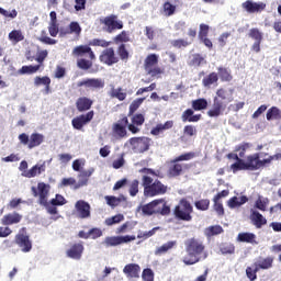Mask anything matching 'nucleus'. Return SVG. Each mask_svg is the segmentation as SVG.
Returning a JSON list of instances; mask_svg holds the SVG:
<instances>
[{"mask_svg":"<svg viewBox=\"0 0 281 281\" xmlns=\"http://www.w3.org/2000/svg\"><path fill=\"white\" fill-rule=\"evenodd\" d=\"M109 95L110 98H115L120 102H124V100H126L128 94L126 93V91H124V89H122V87H119V88L112 87V89L109 92Z\"/></svg>","mask_w":281,"mask_h":281,"instance_id":"35","label":"nucleus"},{"mask_svg":"<svg viewBox=\"0 0 281 281\" xmlns=\"http://www.w3.org/2000/svg\"><path fill=\"white\" fill-rule=\"evenodd\" d=\"M225 229H223V226L221 225H213L205 228L204 234L206 238H212V236H218L220 234H223Z\"/></svg>","mask_w":281,"mask_h":281,"instance_id":"40","label":"nucleus"},{"mask_svg":"<svg viewBox=\"0 0 281 281\" xmlns=\"http://www.w3.org/2000/svg\"><path fill=\"white\" fill-rule=\"evenodd\" d=\"M91 175H93V169L80 171L78 175L79 181L74 187V190H80V188H85V186L89 183V178L91 177Z\"/></svg>","mask_w":281,"mask_h":281,"instance_id":"28","label":"nucleus"},{"mask_svg":"<svg viewBox=\"0 0 281 281\" xmlns=\"http://www.w3.org/2000/svg\"><path fill=\"white\" fill-rule=\"evenodd\" d=\"M248 36L255 42H262V32L259 29H250Z\"/></svg>","mask_w":281,"mask_h":281,"instance_id":"58","label":"nucleus"},{"mask_svg":"<svg viewBox=\"0 0 281 281\" xmlns=\"http://www.w3.org/2000/svg\"><path fill=\"white\" fill-rule=\"evenodd\" d=\"M132 153L134 155H144L147 150H150V145L153 144V139L146 136L132 137L127 140V143Z\"/></svg>","mask_w":281,"mask_h":281,"instance_id":"8","label":"nucleus"},{"mask_svg":"<svg viewBox=\"0 0 281 281\" xmlns=\"http://www.w3.org/2000/svg\"><path fill=\"white\" fill-rule=\"evenodd\" d=\"M173 247H177V240L167 241L162 246L156 248L155 256H164V254H168Z\"/></svg>","mask_w":281,"mask_h":281,"instance_id":"37","label":"nucleus"},{"mask_svg":"<svg viewBox=\"0 0 281 281\" xmlns=\"http://www.w3.org/2000/svg\"><path fill=\"white\" fill-rule=\"evenodd\" d=\"M116 54L119 56V60H123V63H127L128 58H131V53H128L126 44H120L116 48Z\"/></svg>","mask_w":281,"mask_h":281,"instance_id":"39","label":"nucleus"},{"mask_svg":"<svg viewBox=\"0 0 281 281\" xmlns=\"http://www.w3.org/2000/svg\"><path fill=\"white\" fill-rule=\"evenodd\" d=\"M104 86L105 82L102 78H87L77 82L78 88L85 87V89H92L95 91L104 89Z\"/></svg>","mask_w":281,"mask_h":281,"instance_id":"15","label":"nucleus"},{"mask_svg":"<svg viewBox=\"0 0 281 281\" xmlns=\"http://www.w3.org/2000/svg\"><path fill=\"white\" fill-rule=\"evenodd\" d=\"M218 85V74L217 72H210L209 75L204 76L202 79V86L205 87V89H210L212 86Z\"/></svg>","mask_w":281,"mask_h":281,"instance_id":"30","label":"nucleus"},{"mask_svg":"<svg viewBox=\"0 0 281 281\" xmlns=\"http://www.w3.org/2000/svg\"><path fill=\"white\" fill-rule=\"evenodd\" d=\"M144 100H146V98H138L130 104L127 117H131V115H135L137 109H139L142 104H144Z\"/></svg>","mask_w":281,"mask_h":281,"instance_id":"43","label":"nucleus"},{"mask_svg":"<svg viewBox=\"0 0 281 281\" xmlns=\"http://www.w3.org/2000/svg\"><path fill=\"white\" fill-rule=\"evenodd\" d=\"M126 128H128V116L126 115H123L122 119H120L116 123L112 125V131L114 135H116L121 139L128 135Z\"/></svg>","mask_w":281,"mask_h":281,"instance_id":"17","label":"nucleus"},{"mask_svg":"<svg viewBox=\"0 0 281 281\" xmlns=\"http://www.w3.org/2000/svg\"><path fill=\"white\" fill-rule=\"evenodd\" d=\"M246 170H260V153L248 155L245 160Z\"/></svg>","mask_w":281,"mask_h":281,"instance_id":"24","label":"nucleus"},{"mask_svg":"<svg viewBox=\"0 0 281 281\" xmlns=\"http://www.w3.org/2000/svg\"><path fill=\"white\" fill-rule=\"evenodd\" d=\"M182 122H200L202 115L201 114H194V110L187 109L182 113Z\"/></svg>","mask_w":281,"mask_h":281,"instance_id":"36","label":"nucleus"},{"mask_svg":"<svg viewBox=\"0 0 281 281\" xmlns=\"http://www.w3.org/2000/svg\"><path fill=\"white\" fill-rule=\"evenodd\" d=\"M14 243L23 254H30L32 251V240H30V235L25 232V227L15 235Z\"/></svg>","mask_w":281,"mask_h":281,"instance_id":"11","label":"nucleus"},{"mask_svg":"<svg viewBox=\"0 0 281 281\" xmlns=\"http://www.w3.org/2000/svg\"><path fill=\"white\" fill-rule=\"evenodd\" d=\"M142 278L143 281H155V272H153V269L146 268L143 270Z\"/></svg>","mask_w":281,"mask_h":281,"instance_id":"63","label":"nucleus"},{"mask_svg":"<svg viewBox=\"0 0 281 281\" xmlns=\"http://www.w3.org/2000/svg\"><path fill=\"white\" fill-rule=\"evenodd\" d=\"M100 23L103 25V31L108 34H113V32L117 30H124V22H122L115 14H110L100 19Z\"/></svg>","mask_w":281,"mask_h":281,"instance_id":"10","label":"nucleus"},{"mask_svg":"<svg viewBox=\"0 0 281 281\" xmlns=\"http://www.w3.org/2000/svg\"><path fill=\"white\" fill-rule=\"evenodd\" d=\"M104 199L110 207H117L122 203V199L115 198V195H105Z\"/></svg>","mask_w":281,"mask_h":281,"instance_id":"59","label":"nucleus"},{"mask_svg":"<svg viewBox=\"0 0 281 281\" xmlns=\"http://www.w3.org/2000/svg\"><path fill=\"white\" fill-rule=\"evenodd\" d=\"M38 69H41V65L22 66V69L19 70V74H21L22 76L25 74L32 75V74H36V71H38Z\"/></svg>","mask_w":281,"mask_h":281,"instance_id":"56","label":"nucleus"},{"mask_svg":"<svg viewBox=\"0 0 281 281\" xmlns=\"http://www.w3.org/2000/svg\"><path fill=\"white\" fill-rule=\"evenodd\" d=\"M139 172L140 175H143L142 187L144 189V196H164V194L168 192V186L164 184L159 180L164 179V175H161V171L150 168H142L139 169ZM153 177H157L158 179L154 180Z\"/></svg>","mask_w":281,"mask_h":281,"instance_id":"2","label":"nucleus"},{"mask_svg":"<svg viewBox=\"0 0 281 281\" xmlns=\"http://www.w3.org/2000/svg\"><path fill=\"white\" fill-rule=\"evenodd\" d=\"M184 245L188 257H183L182 262L187 266L201 262V258L199 256L205 251V245H203V241L193 237L188 239Z\"/></svg>","mask_w":281,"mask_h":281,"instance_id":"5","label":"nucleus"},{"mask_svg":"<svg viewBox=\"0 0 281 281\" xmlns=\"http://www.w3.org/2000/svg\"><path fill=\"white\" fill-rule=\"evenodd\" d=\"M220 251H221V254H223L224 256L232 255V254H235V251H236V246H234V244H232V243H223V244L220 246Z\"/></svg>","mask_w":281,"mask_h":281,"instance_id":"47","label":"nucleus"},{"mask_svg":"<svg viewBox=\"0 0 281 281\" xmlns=\"http://www.w3.org/2000/svg\"><path fill=\"white\" fill-rule=\"evenodd\" d=\"M135 239H136L135 235L111 236V237H105L103 245H105V247H117V245H124Z\"/></svg>","mask_w":281,"mask_h":281,"instance_id":"16","label":"nucleus"},{"mask_svg":"<svg viewBox=\"0 0 281 281\" xmlns=\"http://www.w3.org/2000/svg\"><path fill=\"white\" fill-rule=\"evenodd\" d=\"M65 203H67V200H65V196L60 194H56V196L50 200V205L60 206L65 205Z\"/></svg>","mask_w":281,"mask_h":281,"instance_id":"64","label":"nucleus"},{"mask_svg":"<svg viewBox=\"0 0 281 281\" xmlns=\"http://www.w3.org/2000/svg\"><path fill=\"white\" fill-rule=\"evenodd\" d=\"M154 214H160V216H168L170 214V205H168L166 199L154 200Z\"/></svg>","mask_w":281,"mask_h":281,"instance_id":"21","label":"nucleus"},{"mask_svg":"<svg viewBox=\"0 0 281 281\" xmlns=\"http://www.w3.org/2000/svg\"><path fill=\"white\" fill-rule=\"evenodd\" d=\"M161 12L164 16H172L177 12V5L172 4L170 1H166L162 4Z\"/></svg>","mask_w":281,"mask_h":281,"instance_id":"41","label":"nucleus"},{"mask_svg":"<svg viewBox=\"0 0 281 281\" xmlns=\"http://www.w3.org/2000/svg\"><path fill=\"white\" fill-rule=\"evenodd\" d=\"M34 85H35V87L44 86L45 87V93H49V91H50L49 85H52V79L47 76L35 77L34 78Z\"/></svg>","mask_w":281,"mask_h":281,"instance_id":"38","label":"nucleus"},{"mask_svg":"<svg viewBox=\"0 0 281 281\" xmlns=\"http://www.w3.org/2000/svg\"><path fill=\"white\" fill-rule=\"evenodd\" d=\"M130 117H131V123H128L127 130L133 135H137V133L142 131L139 126H144V122H146V117L142 113L133 114Z\"/></svg>","mask_w":281,"mask_h":281,"instance_id":"18","label":"nucleus"},{"mask_svg":"<svg viewBox=\"0 0 281 281\" xmlns=\"http://www.w3.org/2000/svg\"><path fill=\"white\" fill-rule=\"evenodd\" d=\"M172 47H176L177 49H181V47H189V45H192V41L189 42L188 40L179 38L173 40L171 42Z\"/></svg>","mask_w":281,"mask_h":281,"instance_id":"57","label":"nucleus"},{"mask_svg":"<svg viewBox=\"0 0 281 281\" xmlns=\"http://www.w3.org/2000/svg\"><path fill=\"white\" fill-rule=\"evenodd\" d=\"M196 157V153L189 151L177 156L169 161L168 176L171 178L181 177L184 170H190V164H183L182 161H192Z\"/></svg>","mask_w":281,"mask_h":281,"instance_id":"4","label":"nucleus"},{"mask_svg":"<svg viewBox=\"0 0 281 281\" xmlns=\"http://www.w3.org/2000/svg\"><path fill=\"white\" fill-rule=\"evenodd\" d=\"M45 170H47V165L45 161H43V164H36L27 171H24L22 176L26 177V179H34V177H38V175H43Z\"/></svg>","mask_w":281,"mask_h":281,"instance_id":"25","label":"nucleus"},{"mask_svg":"<svg viewBox=\"0 0 281 281\" xmlns=\"http://www.w3.org/2000/svg\"><path fill=\"white\" fill-rule=\"evenodd\" d=\"M175 126V121H167L165 124L158 123L151 128L150 134L154 136L161 135L165 131H170Z\"/></svg>","mask_w":281,"mask_h":281,"instance_id":"29","label":"nucleus"},{"mask_svg":"<svg viewBox=\"0 0 281 281\" xmlns=\"http://www.w3.org/2000/svg\"><path fill=\"white\" fill-rule=\"evenodd\" d=\"M82 32V27H80V24L78 22H71L69 24V30L66 31L64 34H76L77 36H80Z\"/></svg>","mask_w":281,"mask_h":281,"instance_id":"54","label":"nucleus"},{"mask_svg":"<svg viewBox=\"0 0 281 281\" xmlns=\"http://www.w3.org/2000/svg\"><path fill=\"white\" fill-rule=\"evenodd\" d=\"M234 102V89H229L228 92L225 88L216 90V95L213 99L212 109L207 111L209 117H218L223 115V111L227 109V103Z\"/></svg>","mask_w":281,"mask_h":281,"instance_id":"3","label":"nucleus"},{"mask_svg":"<svg viewBox=\"0 0 281 281\" xmlns=\"http://www.w3.org/2000/svg\"><path fill=\"white\" fill-rule=\"evenodd\" d=\"M122 221H124V216L122 214H116L112 217H108L105 218V225H108V227H111L112 225H117L120 223H122Z\"/></svg>","mask_w":281,"mask_h":281,"instance_id":"53","label":"nucleus"},{"mask_svg":"<svg viewBox=\"0 0 281 281\" xmlns=\"http://www.w3.org/2000/svg\"><path fill=\"white\" fill-rule=\"evenodd\" d=\"M95 112L93 110L87 112L86 114L78 115L71 120L72 127L75 131H82L87 124L93 120Z\"/></svg>","mask_w":281,"mask_h":281,"instance_id":"14","label":"nucleus"},{"mask_svg":"<svg viewBox=\"0 0 281 281\" xmlns=\"http://www.w3.org/2000/svg\"><path fill=\"white\" fill-rule=\"evenodd\" d=\"M266 119L268 122H279V120H281V110L278 106H271L270 109H268L267 113H266Z\"/></svg>","mask_w":281,"mask_h":281,"instance_id":"34","label":"nucleus"},{"mask_svg":"<svg viewBox=\"0 0 281 281\" xmlns=\"http://www.w3.org/2000/svg\"><path fill=\"white\" fill-rule=\"evenodd\" d=\"M159 56L157 54H149L144 61V69L151 78H161L166 74V69L158 66Z\"/></svg>","mask_w":281,"mask_h":281,"instance_id":"7","label":"nucleus"},{"mask_svg":"<svg viewBox=\"0 0 281 281\" xmlns=\"http://www.w3.org/2000/svg\"><path fill=\"white\" fill-rule=\"evenodd\" d=\"M249 148H251V144L241 143L235 147V153H239V159H243V157H245V154L247 153V150H249Z\"/></svg>","mask_w":281,"mask_h":281,"instance_id":"52","label":"nucleus"},{"mask_svg":"<svg viewBox=\"0 0 281 281\" xmlns=\"http://www.w3.org/2000/svg\"><path fill=\"white\" fill-rule=\"evenodd\" d=\"M273 260L274 258L269 256L266 258L259 257L257 261L254 262L252 267H257V269L267 271L273 268Z\"/></svg>","mask_w":281,"mask_h":281,"instance_id":"27","label":"nucleus"},{"mask_svg":"<svg viewBox=\"0 0 281 281\" xmlns=\"http://www.w3.org/2000/svg\"><path fill=\"white\" fill-rule=\"evenodd\" d=\"M111 42L102 38H93L89 42V45H79L72 49V56L77 59V67L81 71H89L93 67V60H95V53L90 47H103L109 48Z\"/></svg>","mask_w":281,"mask_h":281,"instance_id":"1","label":"nucleus"},{"mask_svg":"<svg viewBox=\"0 0 281 281\" xmlns=\"http://www.w3.org/2000/svg\"><path fill=\"white\" fill-rule=\"evenodd\" d=\"M217 76L221 82H232V80H234V76H232V70L223 66H220L217 68Z\"/></svg>","mask_w":281,"mask_h":281,"instance_id":"32","label":"nucleus"},{"mask_svg":"<svg viewBox=\"0 0 281 281\" xmlns=\"http://www.w3.org/2000/svg\"><path fill=\"white\" fill-rule=\"evenodd\" d=\"M23 216L19 213H9L4 215L1 220L2 225H15L16 223H21Z\"/></svg>","mask_w":281,"mask_h":281,"instance_id":"31","label":"nucleus"},{"mask_svg":"<svg viewBox=\"0 0 281 281\" xmlns=\"http://www.w3.org/2000/svg\"><path fill=\"white\" fill-rule=\"evenodd\" d=\"M123 273L128 278V280H137L139 278V273H142V267L137 263H127L123 268Z\"/></svg>","mask_w":281,"mask_h":281,"instance_id":"22","label":"nucleus"},{"mask_svg":"<svg viewBox=\"0 0 281 281\" xmlns=\"http://www.w3.org/2000/svg\"><path fill=\"white\" fill-rule=\"evenodd\" d=\"M115 45H122L124 43H130L131 42V36L128 35V32L122 31L120 34H117L113 38Z\"/></svg>","mask_w":281,"mask_h":281,"instance_id":"46","label":"nucleus"},{"mask_svg":"<svg viewBox=\"0 0 281 281\" xmlns=\"http://www.w3.org/2000/svg\"><path fill=\"white\" fill-rule=\"evenodd\" d=\"M130 196H137L139 192V180H133L130 184Z\"/></svg>","mask_w":281,"mask_h":281,"instance_id":"61","label":"nucleus"},{"mask_svg":"<svg viewBox=\"0 0 281 281\" xmlns=\"http://www.w3.org/2000/svg\"><path fill=\"white\" fill-rule=\"evenodd\" d=\"M249 201V198L246 195H241L240 198L238 196H233L227 201V205L231 210H234L236 207H240V205H245Z\"/></svg>","mask_w":281,"mask_h":281,"instance_id":"33","label":"nucleus"},{"mask_svg":"<svg viewBox=\"0 0 281 281\" xmlns=\"http://www.w3.org/2000/svg\"><path fill=\"white\" fill-rule=\"evenodd\" d=\"M9 41L16 45V43H21V41H25V36L21 30H13L9 33Z\"/></svg>","mask_w":281,"mask_h":281,"instance_id":"44","label":"nucleus"},{"mask_svg":"<svg viewBox=\"0 0 281 281\" xmlns=\"http://www.w3.org/2000/svg\"><path fill=\"white\" fill-rule=\"evenodd\" d=\"M75 104L79 113H87V111H90L93 106V100L88 97H79Z\"/></svg>","mask_w":281,"mask_h":281,"instance_id":"26","label":"nucleus"},{"mask_svg":"<svg viewBox=\"0 0 281 281\" xmlns=\"http://www.w3.org/2000/svg\"><path fill=\"white\" fill-rule=\"evenodd\" d=\"M142 212L145 216H153L155 214V204L154 201L142 206Z\"/></svg>","mask_w":281,"mask_h":281,"instance_id":"60","label":"nucleus"},{"mask_svg":"<svg viewBox=\"0 0 281 281\" xmlns=\"http://www.w3.org/2000/svg\"><path fill=\"white\" fill-rule=\"evenodd\" d=\"M194 212V207L188 201V199L182 198L178 205L173 209V216L177 221H183L184 223H190L192 221V213Z\"/></svg>","mask_w":281,"mask_h":281,"instance_id":"6","label":"nucleus"},{"mask_svg":"<svg viewBox=\"0 0 281 281\" xmlns=\"http://www.w3.org/2000/svg\"><path fill=\"white\" fill-rule=\"evenodd\" d=\"M33 196H38L40 205H47V196H49V184L45 182H38L37 188H31Z\"/></svg>","mask_w":281,"mask_h":281,"instance_id":"12","label":"nucleus"},{"mask_svg":"<svg viewBox=\"0 0 281 281\" xmlns=\"http://www.w3.org/2000/svg\"><path fill=\"white\" fill-rule=\"evenodd\" d=\"M252 267L254 268H251V267L246 268V276H247L248 280L256 281V280H258V274L257 273L260 270L258 269L257 266H252Z\"/></svg>","mask_w":281,"mask_h":281,"instance_id":"55","label":"nucleus"},{"mask_svg":"<svg viewBox=\"0 0 281 281\" xmlns=\"http://www.w3.org/2000/svg\"><path fill=\"white\" fill-rule=\"evenodd\" d=\"M82 254H85V245H82V243L72 244L66 251L67 258H71L72 260H80Z\"/></svg>","mask_w":281,"mask_h":281,"instance_id":"20","label":"nucleus"},{"mask_svg":"<svg viewBox=\"0 0 281 281\" xmlns=\"http://www.w3.org/2000/svg\"><path fill=\"white\" fill-rule=\"evenodd\" d=\"M213 210L216 212L217 216H225V207H223V203L218 200H213Z\"/></svg>","mask_w":281,"mask_h":281,"instance_id":"62","label":"nucleus"},{"mask_svg":"<svg viewBox=\"0 0 281 281\" xmlns=\"http://www.w3.org/2000/svg\"><path fill=\"white\" fill-rule=\"evenodd\" d=\"M78 218H91V204L85 200H78L75 204Z\"/></svg>","mask_w":281,"mask_h":281,"instance_id":"19","label":"nucleus"},{"mask_svg":"<svg viewBox=\"0 0 281 281\" xmlns=\"http://www.w3.org/2000/svg\"><path fill=\"white\" fill-rule=\"evenodd\" d=\"M194 205L200 212H207L210 210V199L198 200Z\"/></svg>","mask_w":281,"mask_h":281,"instance_id":"50","label":"nucleus"},{"mask_svg":"<svg viewBox=\"0 0 281 281\" xmlns=\"http://www.w3.org/2000/svg\"><path fill=\"white\" fill-rule=\"evenodd\" d=\"M205 57L201 56V54L196 53L192 55V59L190 60L189 65L191 67H201L205 64Z\"/></svg>","mask_w":281,"mask_h":281,"instance_id":"48","label":"nucleus"},{"mask_svg":"<svg viewBox=\"0 0 281 281\" xmlns=\"http://www.w3.org/2000/svg\"><path fill=\"white\" fill-rule=\"evenodd\" d=\"M99 60L103 65H108V67H113V65L120 63V57H117L113 47H108L101 52Z\"/></svg>","mask_w":281,"mask_h":281,"instance_id":"13","label":"nucleus"},{"mask_svg":"<svg viewBox=\"0 0 281 281\" xmlns=\"http://www.w3.org/2000/svg\"><path fill=\"white\" fill-rule=\"evenodd\" d=\"M18 139L22 146H27L29 150H32V148H36L45 142V136L41 133H33L31 136L22 133L18 136Z\"/></svg>","mask_w":281,"mask_h":281,"instance_id":"9","label":"nucleus"},{"mask_svg":"<svg viewBox=\"0 0 281 281\" xmlns=\"http://www.w3.org/2000/svg\"><path fill=\"white\" fill-rule=\"evenodd\" d=\"M239 243H249L254 245L256 243V234L254 233H239L237 236Z\"/></svg>","mask_w":281,"mask_h":281,"instance_id":"45","label":"nucleus"},{"mask_svg":"<svg viewBox=\"0 0 281 281\" xmlns=\"http://www.w3.org/2000/svg\"><path fill=\"white\" fill-rule=\"evenodd\" d=\"M241 8L246 10L249 14H254L256 12H262L265 8H267V4L263 2H254L251 0H247L243 2Z\"/></svg>","mask_w":281,"mask_h":281,"instance_id":"23","label":"nucleus"},{"mask_svg":"<svg viewBox=\"0 0 281 281\" xmlns=\"http://www.w3.org/2000/svg\"><path fill=\"white\" fill-rule=\"evenodd\" d=\"M252 223L257 227V229H260L262 225H267V218L260 214V212L254 211L252 212Z\"/></svg>","mask_w":281,"mask_h":281,"instance_id":"42","label":"nucleus"},{"mask_svg":"<svg viewBox=\"0 0 281 281\" xmlns=\"http://www.w3.org/2000/svg\"><path fill=\"white\" fill-rule=\"evenodd\" d=\"M231 170L234 172V175H236V172H239V170H247L245 160L241 158L236 160V162L231 165Z\"/></svg>","mask_w":281,"mask_h":281,"instance_id":"51","label":"nucleus"},{"mask_svg":"<svg viewBox=\"0 0 281 281\" xmlns=\"http://www.w3.org/2000/svg\"><path fill=\"white\" fill-rule=\"evenodd\" d=\"M193 111H203L207 109V100L205 99H196L192 101Z\"/></svg>","mask_w":281,"mask_h":281,"instance_id":"49","label":"nucleus"}]
</instances>
